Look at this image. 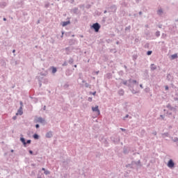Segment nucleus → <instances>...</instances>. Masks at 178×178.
<instances>
[{
    "label": "nucleus",
    "instance_id": "ddd939ff",
    "mask_svg": "<svg viewBox=\"0 0 178 178\" xmlns=\"http://www.w3.org/2000/svg\"><path fill=\"white\" fill-rule=\"evenodd\" d=\"M67 24H70V21H66L62 23L63 27H65V26H67Z\"/></svg>",
    "mask_w": 178,
    "mask_h": 178
},
{
    "label": "nucleus",
    "instance_id": "c85d7f7f",
    "mask_svg": "<svg viewBox=\"0 0 178 178\" xmlns=\"http://www.w3.org/2000/svg\"><path fill=\"white\" fill-rule=\"evenodd\" d=\"M172 141H173L174 143H177V141H178V138H177V137H175V138H172Z\"/></svg>",
    "mask_w": 178,
    "mask_h": 178
},
{
    "label": "nucleus",
    "instance_id": "4c0bfd02",
    "mask_svg": "<svg viewBox=\"0 0 178 178\" xmlns=\"http://www.w3.org/2000/svg\"><path fill=\"white\" fill-rule=\"evenodd\" d=\"M88 101H89V102H91L92 101V97H88Z\"/></svg>",
    "mask_w": 178,
    "mask_h": 178
},
{
    "label": "nucleus",
    "instance_id": "b1692460",
    "mask_svg": "<svg viewBox=\"0 0 178 178\" xmlns=\"http://www.w3.org/2000/svg\"><path fill=\"white\" fill-rule=\"evenodd\" d=\"M65 74L66 76H70V74H72V72H70V70H67Z\"/></svg>",
    "mask_w": 178,
    "mask_h": 178
},
{
    "label": "nucleus",
    "instance_id": "8fccbe9b",
    "mask_svg": "<svg viewBox=\"0 0 178 178\" xmlns=\"http://www.w3.org/2000/svg\"><path fill=\"white\" fill-rule=\"evenodd\" d=\"M46 108H47V106H44V107H43V111H45Z\"/></svg>",
    "mask_w": 178,
    "mask_h": 178
},
{
    "label": "nucleus",
    "instance_id": "473e14b6",
    "mask_svg": "<svg viewBox=\"0 0 178 178\" xmlns=\"http://www.w3.org/2000/svg\"><path fill=\"white\" fill-rule=\"evenodd\" d=\"M26 144H31V140H27L26 142Z\"/></svg>",
    "mask_w": 178,
    "mask_h": 178
},
{
    "label": "nucleus",
    "instance_id": "864d4df0",
    "mask_svg": "<svg viewBox=\"0 0 178 178\" xmlns=\"http://www.w3.org/2000/svg\"><path fill=\"white\" fill-rule=\"evenodd\" d=\"M13 119L14 120H16V116H14V117L13 118Z\"/></svg>",
    "mask_w": 178,
    "mask_h": 178
},
{
    "label": "nucleus",
    "instance_id": "a878e982",
    "mask_svg": "<svg viewBox=\"0 0 178 178\" xmlns=\"http://www.w3.org/2000/svg\"><path fill=\"white\" fill-rule=\"evenodd\" d=\"M156 37H160L161 36V32L160 31H156L155 33Z\"/></svg>",
    "mask_w": 178,
    "mask_h": 178
},
{
    "label": "nucleus",
    "instance_id": "c756f323",
    "mask_svg": "<svg viewBox=\"0 0 178 178\" xmlns=\"http://www.w3.org/2000/svg\"><path fill=\"white\" fill-rule=\"evenodd\" d=\"M147 55L148 56H149V55H152V51H148L147 52Z\"/></svg>",
    "mask_w": 178,
    "mask_h": 178
},
{
    "label": "nucleus",
    "instance_id": "4468645a",
    "mask_svg": "<svg viewBox=\"0 0 178 178\" xmlns=\"http://www.w3.org/2000/svg\"><path fill=\"white\" fill-rule=\"evenodd\" d=\"M56 72H58V70L56 69V67H51V73L53 74H55V73H56Z\"/></svg>",
    "mask_w": 178,
    "mask_h": 178
},
{
    "label": "nucleus",
    "instance_id": "ea45409f",
    "mask_svg": "<svg viewBox=\"0 0 178 178\" xmlns=\"http://www.w3.org/2000/svg\"><path fill=\"white\" fill-rule=\"evenodd\" d=\"M63 66H67V63L65 61L63 63Z\"/></svg>",
    "mask_w": 178,
    "mask_h": 178
},
{
    "label": "nucleus",
    "instance_id": "603ef678",
    "mask_svg": "<svg viewBox=\"0 0 178 178\" xmlns=\"http://www.w3.org/2000/svg\"><path fill=\"white\" fill-rule=\"evenodd\" d=\"M140 88H144V87H143V84H140Z\"/></svg>",
    "mask_w": 178,
    "mask_h": 178
},
{
    "label": "nucleus",
    "instance_id": "aec40b11",
    "mask_svg": "<svg viewBox=\"0 0 178 178\" xmlns=\"http://www.w3.org/2000/svg\"><path fill=\"white\" fill-rule=\"evenodd\" d=\"M129 83H133L134 84H137V81L136 80H131V79H130L129 80H128Z\"/></svg>",
    "mask_w": 178,
    "mask_h": 178
},
{
    "label": "nucleus",
    "instance_id": "13d9d810",
    "mask_svg": "<svg viewBox=\"0 0 178 178\" xmlns=\"http://www.w3.org/2000/svg\"><path fill=\"white\" fill-rule=\"evenodd\" d=\"M170 76V74H168L167 76V79H169V76Z\"/></svg>",
    "mask_w": 178,
    "mask_h": 178
},
{
    "label": "nucleus",
    "instance_id": "7ed1b4c3",
    "mask_svg": "<svg viewBox=\"0 0 178 178\" xmlns=\"http://www.w3.org/2000/svg\"><path fill=\"white\" fill-rule=\"evenodd\" d=\"M168 168H170V169H172V168H175V162L172 159H170L167 163Z\"/></svg>",
    "mask_w": 178,
    "mask_h": 178
},
{
    "label": "nucleus",
    "instance_id": "338daca9",
    "mask_svg": "<svg viewBox=\"0 0 178 178\" xmlns=\"http://www.w3.org/2000/svg\"><path fill=\"white\" fill-rule=\"evenodd\" d=\"M107 12H108L107 10H104V13H107Z\"/></svg>",
    "mask_w": 178,
    "mask_h": 178
},
{
    "label": "nucleus",
    "instance_id": "09e8293b",
    "mask_svg": "<svg viewBox=\"0 0 178 178\" xmlns=\"http://www.w3.org/2000/svg\"><path fill=\"white\" fill-rule=\"evenodd\" d=\"M165 88L166 90H169V86H167L165 87Z\"/></svg>",
    "mask_w": 178,
    "mask_h": 178
},
{
    "label": "nucleus",
    "instance_id": "9d476101",
    "mask_svg": "<svg viewBox=\"0 0 178 178\" xmlns=\"http://www.w3.org/2000/svg\"><path fill=\"white\" fill-rule=\"evenodd\" d=\"M157 15L158 16H162L163 15V10L162 8H160L157 10Z\"/></svg>",
    "mask_w": 178,
    "mask_h": 178
},
{
    "label": "nucleus",
    "instance_id": "5701e85b",
    "mask_svg": "<svg viewBox=\"0 0 178 178\" xmlns=\"http://www.w3.org/2000/svg\"><path fill=\"white\" fill-rule=\"evenodd\" d=\"M73 62H74V60L72 58H70L68 63L72 65L73 63Z\"/></svg>",
    "mask_w": 178,
    "mask_h": 178
},
{
    "label": "nucleus",
    "instance_id": "a211bd4d",
    "mask_svg": "<svg viewBox=\"0 0 178 178\" xmlns=\"http://www.w3.org/2000/svg\"><path fill=\"white\" fill-rule=\"evenodd\" d=\"M20 141L23 143L24 147H26V139L24 138H20Z\"/></svg>",
    "mask_w": 178,
    "mask_h": 178
},
{
    "label": "nucleus",
    "instance_id": "6e6d98bb",
    "mask_svg": "<svg viewBox=\"0 0 178 178\" xmlns=\"http://www.w3.org/2000/svg\"><path fill=\"white\" fill-rule=\"evenodd\" d=\"M3 20L4 22H6V18L4 17V18L3 19Z\"/></svg>",
    "mask_w": 178,
    "mask_h": 178
},
{
    "label": "nucleus",
    "instance_id": "dca6fc26",
    "mask_svg": "<svg viewBox=\"0 0 178 178\" xmlns=\"http://www.w3.org/2000/svg\"><path fill=\"white\" fill-rule=\"evenodd\" d=\"M150 69L151 70H156V65L155 64H151Z\"/></svg>",
    "mask_w": 178,
    "mask_h": 178
},
{
    "label": "nucleus",
    "instance_id": "f03ea898",
    "mask_svg": "<svg viewBox=\"0 0 178 178\" xmlns=\"http://www.w3.org/2000/svg\"><path fill=\"white\" fill-rule=\"evenodd\" d=\"M107 9H109L108 12L115 13L118 10V7H116V5H111L109 7H108Z\"/></svg>",
    "mask_w": 178,
    "mask_h": 178
},
{
    "label": "nucleus",
    "instance_id": "3c124183",
    "mask_svg": "<svg viewBox=\"0 0 178 178\" xmlns=\"http://www.w3.org/2000/svg\"><path fill=\"white\" fill-rule=\"evenodd\" d=\"M40 74H41V76H45V74H44L42 72H41Z\"/></svg>",
    "mask_w": 178,
    "mask_h": 178
},
{
    "label": "nucleus",
    "instance_id": "cd10ccee",
    "mask_svg": "<svg viewBox=\"0 0 178 178\" xmlns=\"http://www.w3.org/2000/svg\"><path fill=\"white\" fill-rule=\"evenodd\" d=\"M118 74H119V76H123V74H124V72L122 70H121V71L118 72Z\"/></svg>",
    "mask_w": 178,
    "mask_h": 178
},
{
    "label": "nucleus",
    "instance_id": "6e6552de",
    "mask_svg": "<svg viewBox=\"0 0 178 178\" xmlns=\"http://www.w3.org/2000/svg\"><path fill=\"white\" fill-rule=\"evenodd\" d=\"M111 141H113L115 143V144H116V143H119V141H120V139L118 137L117 138L111 137Z\"/></svg>",
    "mask_w": 178,
    "mask_h": 178
},
{
    "label": "nucleus",
    "instance_id": "5fc2aeb1",
    "mask_svg": "<svg viewBox=\"0 0 178 178\" xmlns=\"http://www.w3.org/2000/svg\"><path fill=\"white\" fill-rule=\"evenodd\" d=\"M42 170H44L45 172L47 170H45V168H42Z\"/></svg>",
    "mask_w": 178,
    "mask_h": 178
},
{
    "label": "nucleus",
    "instance_id": "4be33fe9",
    "mask_svg": "<svg viewBox=\"0 0 178 178\" xmlns=\"http://www.w3.org/2000/svg\"><path fill=\"white\" fill-rule=\"evenodd\" d=\"M131 29V26H127V27L125 28V31H129V32H130Z\"/></svg>",
    "mask_w": 178,
    "mask_h": 178
},
{
    "label": "nucleus",
    "instance_id": "7c9ffc66",
    "mask_svg": "<svg viewBox=\"0 0 178 178\" xmlns=\"http://www.w3.org/2000/svg\"><path fill=\"white\" fill-rule=\"evenodd\" d=\"M85 87L86 88H88L89 87H91V86H90V84H88V83H85Z\"/></svg>",
    "mask_w": 178,
    "mask_h": 178
},
{
    "label": "nucleus",
    "instance_id": "c03bdc74",
    "mask_svg": "<svg viewBox=\"0 0 178 178\" xmlns=\"http://www.w3.org/2000/svg\"><path fill=\"white\" fill-rule=\"evenodd\" d=\"M29 154H31V155H33V150H29Z\"/></svg>",
    "mask_w": 178,
    "mask_h": 178
},
{
    "label": "nucleus",
    "instance_id": "37998d69",
    "mask_svg": "<svg viewBox=\"0 0 178 178\" xmlns=\"http://www.w3.org/2000/svg\"><path fill=\"white\" fill-rule=\"evenodd\" d=\"M35 127H36V129H39L40 128V124H35Z\"/></svg>",
    "mask_w": 178,
    "mask_h": 178
},
{
    "label": "nucleus",
    "instance_id": "79ce46f5",
    "mask_svg": "<svg viewBox=\"0 0 178 178\" xmlns=\"http://www.w3.org/2000/svg\"><path fill=\"white\" fill-rule=\"evenodd\" d=\"M136 59H137V56H133V60H136Z\"/></svg>",
    "mask_w": 178,
    "mask_h": 178
},
{
    "label": "nucleus",
    "instance_id": "f704fd0d",
    "mask_svg": "<svg viewBox=\"0 0 178 178\" xmlns=\"http://www.w3.org/2000/svg\"><path fill=\"white\" fill-rule=\"evenodd\" d=\"M132 94H137V91H136L134 89L131 90Z\"/></svg>",
    "mask_w": 178,
    "mask_h": 178
},
{
    "label": "nucleus",
    "instance_id": "69168bd1",
    "mask_svg": "<svg viewBox=\"0 0 178 178\" xmlns=\"http://www.w3.org/2000/svg\"><path fill=\"white\" fill-rule=\"evenodd\" d=\"M31 166H35V164L33 163L31 164Z\"/></svg>",
    "mask_w": 178,
    "mask_h": 178
},
{
    "label": "nucleus",
    "instance_id": "bb28decb",
    "mask_svg": "<svg viewBox=\"0 0 178 178\" xmlns=\"http://www.w3.org/2000/svg\"><path fill=\"white\" fill-rule=\"evenodd\" d=\"M162 137L165 138V137H168V136H169V134L168 133H164L161 134Z\"/></svg>",
    "mask_w": 178,
    "mask_h": 178
},
{
    "label": "nucleus",
    "instance_id": "680f3d73",
    "mask_svg": "<svg viewBox=\"0 0 178 178\" xmlns=\"http://www.w3.org/2000/svg\"><path fill=\"white\" fill-rule=\"evenodd\" d=\"M40 87H41V86H42V84L41 83V82L39 83Z\"/></svg>",
    "mask_w": 178,
    "mask_h": 178
},
{
    "label": "nucleus",
    "instance_id": "20e7f679",
    "mask_svg": "<svg viewBox=\"0 0 178 178\" xmlns=\"http://www.w3.org/2000/svg\"><path fill=\"white\" fill-rule=\"evenodd\" d=\"M92 111L93 112H97L99 115L101 114V112L99 111V108H98V106H96L95 107H92Z\"/></svg>",
    "mask_w": 178,
    "mask_h": 178
},
{
    "label": "nucleus",
    "instance_id": "1a4fd4ad",
    "mask_svg": "<svg viewBox=\"0 0 178 178\" xmlns=\"http://www.w3.org/2000/svg\"><path fill=\"white\" fill-rule=\"evenodd\" d=\"M71 12L74 13L75 15H77L79 13V8H74L71 10Z\"/></svg>",
    "mask_w": 178,
    "mask_h": 178
},
{
    "label": "nucleus",
    "instance_id": "a19ab883",
    "mask_svg": "<svg viewBox=\"0 0 178 178\" xmlns=\"http://www.w3.org/2000/svg\"><path fill=\"white\" fill-rule=\"evenodd\" d=\"M19 104H20V108H23V102H20Z\"/></svg>",
    "mask_w": 178,
    "mask_h": 178
},
{
    "label": "nucleus",
    "instance_id": "39448f33",
    "mask_svg": "<svg viewBox=\"0 0 178 178\" xmlns=\"http://www.w3.org/2000/svg\"><path fill=\"white\" fill-rule=\"evenodd\" d=\"M54 134H53V132L52 131H49V132H47L46 134V138H51V137H53Z\"/></svg>",
    "mask_w": 178,
    "mask_h": 178
},
{
    "label": "nucleus",
    "instance_id": "a18cd8bd",
    "mask_svg": "<svg viewBox=\"0 0 178 178\" xmlns=\"http://www.w3.org/2000/svg\"><path fill=\"white\" fill-rule=\"evenodd\" d=\"M152 134H153L154 136H156V131H153V132H152Z\"/></svg>",
    "mask_w": 178,
    "mask_h": 178
},
{
    "label": "nucleus",
    "instance_id": "6ab92c4d",
    "mask_svg": "<svg viewBox=\"0 0 178 178\" xmlns=\"http://www.w3.org/2000/svg\"><path fill=\"white\" fill-rule=\"evenodd\" d=\"M33 137L35 140H38V138H40V136L37 134H33Z\"/></svg>",
    "mask_w": 178,
    "mask_h": 178
},
{
    "label": "nucleus",
    "instance_id": "72a5a7b5",
    "mask_svg": "<svg viewBox=\"0 0 178 178\" xmlns=\"http://www.w3.org/2000/svg\"><path fill=\"white\" fill-rule=\"evenodd\" d=\"M122 84H124V86H127V81H123Z\"/></svg>",
    "mask_w": 178,
    "mask_h": 178
},
{
    "label": "nucleus",
    "instance_id": "de8ad7c7",
    "mask_svg": "<svg viewBox=\"0 0 178 178\" xmlns=\"http://www.w3.org/2000/svg\"><path fill=\"white\" fill-rule=\"evenodd\" d=\"M70 48H69V47L65 48V51H70Z\"/></svg>",
    "mask_w": 178,
    "mask_h": 178
},
{
    "label": "nucleus",
    "instance_id": "4d7b16f0",
    "mask_svg": "<svg viewBox=\"0 0 178 178\" xmlns=\"http://www.w3.org/2000/svg\"><path fill=\"white\" fill-rule=\"evenodd\" d=\"M139 15H143V12L140 11Z\"/></svg>",
    "mask_w": 178,
    "mask_h": 178
},
{
    "label": "nucleus",
    "instance_id": "423d86ee",
    "mask_svg": "<svg viewBox=\"0 0 178 178\" xmlns=\"http://www.w3.org/2000/svg\"><path fill=\"white\" fill-rule=\"evenodd\" d=\"M36 122L38 123H44L45 122V120L41 117L38 118V119L36 120Z\"/></svg>",
    "mask_w": 178,
    "mask_h": 178
},
{
    "label": "nucleus",
    "instance_id": "2eb2a0df",
    "mask_svg": "<svg viewBox=\"0 0 178 178\" xmlns=\"http://www.w3.org/2000/svg\"><path fill=\"white\" fill-rule=\"evenodd\" d=\"M167 108H168V109H170V111H176V108H175V107H172L170 104H168L167 105Z\"/></svg>",
    "mask_w": 178,
    "mask_h": 178
},
{
    "label": "nucleus",
    "instance_id": "bf43d9fd",
    "mask_svg": "<svg viewBox=\"0 0 178 178\" xmlns=\"http://www.w3.org/2000/svg\"><path fill=\"white\" fill-rule=\"evenodd\" d=\"M124 69H127V66L124 65Z\"/></svg>",
    "mask_w": 178,
    "mask_h": 178
},
{
    "label": "nucleus",
    "instance_id": "f8f14e48",
    "mask_svg": "<svg viewBox=\"0 0 178 178\" xmlns=\"http://www.w3.org/2000/svg\"><path fill=\"white\" fill-rule=\"evenodd\" d=\"M101 141L102 142V143H104V144L105 145V146L106 147H108V140H106V139H105V138H102V140H101Z\"/></svg>",
    "mask_w": 178,
    "mask_h": 178
},
{
    "label": "nucleus",
    "instance_id": "49530a36",
    "mask_svg": "<svg viewBox=\"0 0 178 178\" xmlns=\"http://www.w3.org/2000/svg\"><path fill=\"white\" fill-rule=\"evenodd\" d=\"M120 130H121L122 131H126V129H123V128H120Z\"/></svg>",
    "mask_w": 178,
    "mask_h": 178
},
{
    "label": "nucleus",
    "instance_id": "e433bc0d",
    "mask_svg": "<svg viewBox=\"0 0 178 178\" xmlns=\"http://www.w3.org/2000/svg\"><path fill=\"white\" fill-rule=\"evenodd\" d=\"M127 118H129V114H127V115L124 117V120H126V119H127Z\"/></svg>",
    "mask_w": 178,
    "mask_h": 178
},
{
    "label": "nucleus",
    "instance_id": "412c9836",
    "mask_svg": "<svg viewBox=\"0 0 178 178\" xmlns=\"http://www.w3.org/2000/svg\"><path fill=\"white\" fill-rule=\"evenodd\" d=\"M177 58V54H172L171 56V59L175 60Z\"/></svg>",
    "mask_w": 178,
    "mask_h": 178
},
{
    "label": "nucleus",
    "instance_id": "774afa93",
    "mask_svg": "<svg viewBox=\"0 0 178 178\" xmlns=\"http://www.w3.org/2000/svg\"><path fill=\"white\" fill-rule=\"evenodd\" d=\"M82 83H86V80H83V81H82Z\"/></svg>",
    "mask_w": 178,
    "mask_h": 178
},
{
    "label": "nucleus",
    "instance_id": "2f4dec72",
    "mask_svg": "<svg viewBox=\"0 0 178 178\" xmlns=\"http://www.w3.org/2000/svg\"><path fill=\"white\" fill-rule=\"evenodd\" d=\"M124 154H129V150H127V149H124Z\"/></svg>",
    "mask_w": 178,
    "mask_h": 178
},
{
    "label": "nucleus",
    "instance_id": "58836bf2",
    "mask_svg": "<svg viewBox=\"0 0 178 178\" xmlns=\"http://www.w3.org/2000/svg\"><path fill=\"white\" fill-rule=\"evenodd\" d=\"M90 94H92V95H95V94H97V92H90Z\"/></svg>",
    "mask_w": 178,
    "mask_h": 178
},
{
    "label": "nucleus",
    "instance_id": "e2e57ef3",
    "mask_svg": "<svg viewBox=\"0 0 178 178\" xmlns=\"http://www.w3.org/2000/svg\"><path fill=\"white\" fill-rule=\"evenodd\" d=\"M74 2V0H71V3H73Z\"/></svg>",
    "mask_w": 178,
    "mask_h": 178
},
{
    "label": "nucleus",
    "instance_id": "393cba45",
    "mask_svg": "<svg viewBox=\"0 0 178 178\" xmlns=\"http://www.w3.org/2000/svg\"><path fill=\"white\" fill-rule=\"evenodd\" d=\"M44 173L46 175H51V172L49 170H46Z\"/></svg>",
    "mask_w": 178,
    "mask_h": 178
},
{
    "label": "nucleus",
    "instance_id": "9b49d317",
    "mask_svg": "<svg viewBox=\"0 0 178 178\" xmlns=\"http://www.w3.org/2000/svg\"><path fill=\"white\" fill-rule=\"evenodd\" d=\"M8 5V3H6V2L5 1H2V2H0V8H5L6 7V6Z\"/></svg>",
    "mask_w": 178,
    "mask_h": 178
},
{
    "label": "nucleus",
    "instance_id": "052dcab7",
    "mask_svg": "<svg viewBox=\"0 0 178 178\" xmlns=\"http://www.w3.org/2000/svg\"><path fill=\"white\" fill-rule=\"evenodd\" d=\"M160 116H161V118H162V119H163L164 117L163 115H161Z\"/></svg>",
    "mask_w": 178,
    "mask_h": 178
},
{
    "label": "nucleus",
    "instance_id": "f257e3e1",
    "mask_svg": "<svg viewBox=\"0 0 178 178\" xmlns=\"http://www.w3.org/2000/svg\"><path fill=\"white\" fill-rule=\"evenodd\" d=\"M91 29H93L95 33H98V31H99V29H101V25L99 23L96 22L93 24L92 26H91Z\"/></svg>",
    "mask_w": 178,
    "mask_h": 178
},
{
    "label": "nucleus",
    "instance_id": "c9c22d12",
    "mask_svg": "<svg viewBox=\"0 0 178 178\" xmlns=\"http://www.w3.org/2000/svg\"><path fill=\"white\" fill-rule=\"evenodd\" d=\"M134 163H135L136 165H140V164L141 163V161H140V160H139V161L135 162Z\"/></svg>",
    "mask_w": 178,
    "mask_h": 178
},
{
    "label": "nucleus",
    "instance_id": "0e129e2a",
    "mask_svg": "<svg viewBox=\"0 0 178 178\" xmlns=\"http://www.w3.org/2000/svg\"><path fill=\"white\" fill-rule=\"evenodd\" d=\"M16 52V50H13V54H15Z\"/></svg>",
    "mask_w": 178,
    "mask_h": 178
},
{
    "label": "nucleus",
    "instance_id": "0eeeda50",
    "mask_svg": "<svg viewBox=\"0 0 178 178\" xmlns=\"http://www.w3.org/2000/svg\"><path fill=\"white\" fill-rule=\"evenodd\" d=\"M16 115H19L20 116H22V115H23V108L19 107Z\"/></svg>",
    "mask_w": 178,
    "mask_h": 178
},
{
    "label": "nucleus",
    "instance_id": "f3484780",
    "mask_svg": "<svg viewBox=\"0 0 178 178\" xmlns=\"http://www.w3.org/2000/svg\"><path fill=\"white\" fill-rule=\"evenodd\" d=\"M119 95H124V90L123 89H120L118 90Z\"/></svg>",
    "mask_w": 178,
    "mask_h": 178
}]
</instances>
